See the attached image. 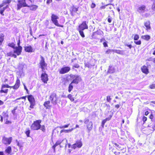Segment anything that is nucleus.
Wrapping results in <instances>:
<instances>
[{
  "label": "nucleus",
  "instance_id": "de8ad7c7",
  "mask_svg": "<svg viewBox=\"0 0 155 155\" xmlns=\"http://www.w3.org/2000/svg\"><path fill=\"white\" fill-rule=\"evenodd\" d=\"M112 49H108L107 51H106L105 53L106 54H109L110 53V52L112 51Z\"/></svg>",
  "mask_w": 155,
  "mask_h": 155
},
{
  "label": "nucleus",
  "instance_id": "338daca9",
  "mask_svg": "<svg viewBox=\"0 0 155 155\" xmlns=\"http://www.w3.org/2000/svg\"><path fill=\"white\" fill-rule=\"evenodd\" d=\"M114 144L115 146L117 147H118L119 148H120V147H119V145H118V144H117L116 143H114Z\"/></svg>",
  "mask_w": 155,
  "mask_h": 155
},
{
  "label": "nucleus",
  "instance_id": "6ab92c4d",
  "mask_svg": "<svg viewBox=\"0 0 155 155\" xmlns=\"http://www.w3.org/2000/svg\"><path fill=\"white\" fill-rule=\"evenodd\" d=\"M25 49L26 52H31L34 51L33 49L30 45L25 46Z\"/></svg>",
  "mask_w": 155,
  "mask_h": 155
},
{
  "label": "nucleus",
  "instance_id": "b1692460",
  "mask_svg": "<svg viewBox=\"0 0 155 155\" xmlns=\"http://www.w3.org/2000/svg\"><path fill=\"white\" fill-rule=\"evenodd\" d=\"M115 69L112 66H109L108 72L110 73H113L114 72Z\"/></svg>",
  "mask_w": 155,
  "mask_h": 155
},
{
  "label": "nucleus",
  "instance_id": "412c9836",
  "mask_svg": "<svg viewBox=\"0 0 155 155\" xmlns=\"http://www.w3.org/2000/svg\"><path fill=\"white\" fill-rule=\"evenodd\" d=\"M11 2V0H5L2 1L1 4H0V8L7 4H8Z\"/></svg>",
  "mask_w": 155,
  "mask_h": 155
},
{
  "label": "nucleus",
  "instance_id": "20e7f679",
  "mask_svg": "<svg viewBox=\"0 0 155 155\" xmlns=\"http://www.w3.org/2000/svg\"><path fill=\"white\" fill-rule=\"evenodd\" d=\"M59 19V17L55 15L52 14L51 16V20L53 23L58 27H63V26L60 25L58 23L57 19Z\"/></svg>",
  "mask_w": 155,
  "mask_h": 155
},
{
  "label": "nucleus",
  "instance_id": "79ce46f5",
  "mask_svg": "<svg viewBox=\"0 0 155 155\" xmlns=\"http://www.w3.org/2000/svg\"><path fill=\"white\" fill-rule=\"evenodd\" d=\"M80 67V66L79 65L77 64H74L73 68H78Z\"/></svg>",
  "mask_w": 155,
  "mask_h": 155
},
{
  "label": "nucleus",
  "instance_id": "4be33fe9",
  "mask_svg": "<svg viewBox=\"0 0 155 155\" xmlns=\"http://www.w3.org/2000/svg\"><path fill=\"white\" fill-rule=\"evenodd\" d=\"M142 71L143 73L147 74L149 73L148 69L145 66H143L141 68Z\"/></svg>",
  "mask_w": 155,
  "mask_h": 155
},
{
  "label": "nucleus",
  "instance_id": "4468645a",
  "mask_svg": "<svg viewBox=\"0 0 155 155\" xmlns=\"http://www.w3.org/2000/svg\"><path fill=\"white\" fill-rule=\"evenodd\" d=\"M41 80L44 83H47L48 80V75L45 73H42L41 75Z\"/></svg>",
  "mask_w": 155,
  "mask_h": 155
},
{
  "label": "nucleus",
  "instance_id": "cd10ccee",
  "mask_svg": "<svg viewBox=\"0 0 155 155\" xmlns=\"http://www.w3.org/2000/svg\"><path fill=\"white\" fill-rule=\"evenodd\" d=\"M8 7V5H7L6 7H4L0 9V13L2 14V15H4L3 12Z\"/></svg>",
  "mask_w": 155,
  "mask_h": 155
},
{
  "label": "nucleus",
  "instance_id": "f704fd0d",
  "mask_svg": "<svg viewBox=\"0 0 155 155\" xmlns=\"http://www.w3.org/2000/svg\"><path fill=\"white\" fill-rule=\"evenodd\" d=\"M8 90L7 89L5 88H2L1 90L0 91L1 93H7L8 92Z\"/></svg>",
  "mask_w": 155,
  "mask_h": 155
},
{
  "label": "nucleus",
  "instance_id": "393cba45",
  "mask_svg": "<svg viewBox=\"0 0 155 155\" xmlns=\"http://www.w3.org/2000/svg\"><path fill=\"white\" fill-rule=\"evenodd\" d=\"M74 129L73 128H72L71 129L68 130H62L60 131V133H61L63 132L69 133L72 131Z\"/></svg>",
  "mask_w": 155,
  "mask_h": 155
},
{
  "label": "nucleus",
  "instance_id": "5701e85b",
  "mask_svg": "<svg viewBox=\"0 0 155 155\" xmlns=\"http://www.w3.org/2000/svg\"><path fill=\"white\" fill-rule=\"evenodd\" d=\"M87 129L89 132L92 129L93 127V123L91 121L90 122L86 125Z\"/></svg>",
  "mask_w": 155,
  "mask_h": 155
},
{
  "label": "nucleus",
  "instance_id": "ea45409f",
  "mask_svg": "<svg viewBox=\"0 0 155 155\" xmlns=\"http://www.w3.org/2000/svg\"><path fill=\"white\" fill-rule=\"evenodd\" d=\"M15 44L13 43H9L8 44V46L12 48L13 49L15 47Z\"/></svg>",
  "mask_w": 155,
  "mask_h": 155
},
{
  "label": "nucleus",
  "instance_id": "6e6d98bb",
  "mask_svg": "<svg viewBox=\"0 0 155 155\" xmlns=\"http://www.w3.org/2000/svg\"><path fill=\"white\" fill-rule=\"evenodd\" d=\"M146 60L149 61H152L153 62L154 58H150L147 59Z\"/></svg>",
  "mask_w": 155,
  "mask_h": 155
},
{
  "label": "nucleus",
  "instance_id": "c9c22d12",
  "mask_svg": "<svg viewBox=\"0 0 155 155\" xmlns=\"http://www.w3.org/2000/svg\"><path fill=\"white\" fill-rule=\"evenodd\" d=\"M3 116L5 118H8V114L5 112H3L2 113Z\"/></svg>",
  "mask_w": 155,
  "mask_h": 155
},
{
  "label": "nucleus",
  "instance_id": "a211bd4d",
  "mask_svg": "<svg viewBox=\"0 0 155 155\" xmlns=\"http://www.w3.org/2000/svg\"><path fill=\"white\" fill-rule=\"evenodd\" d=\"M50 104V101H48L45 102L44 104V106L46 108V109H49L51 108V105Z\"/></svg>",
  "mask_w": 155,
  "mask_h": 155
},
{
  "label": "nucleus",
  "instance_id": "7ed1b4c3",
  "mask_svg": "<svg viewBox=\"0 0 155 155\" xmlns=\"http://www.w3.org/2000/svg\"><path fill=\"white\" fill-rule=\"evenodd\" d=\"M28 2H30V3H32L31 0H18V3L17 4V10H19L22 6L27 7L28 4L26 3Z\"/></svg>",
  "mask_w": 155,
  "mask_h": 155
},
{
  "label": "nucleus",
  "instance_id": "c756f323",
  "mask_svg": "<svg viewBox=\"0 0 155 155\" xmlns=\"http://www.w3.org/2000/svg\"><path fill=\"white\" fill-rule=\"evenodd\" d=\"M150 22L149 21H147L145 23V26L148 29H150Z\"/></svg>",
  "mask_w": 155,
  "mask_h": 155
},
{
  "label": "nucleus",
  "instance_id": "39448f33",
  "mask_svg": "<svg viewBox=\"0 0 155 155\" xmlns=\"http://www.w3.org/2000/svg\"><path fill=\"white\" fill-rule=\"evenodd\" d=\"M70 76L73 80L71 82L72 83H74L77 84L81 81V78L80 76L70 75Z\"/></svg>",
  "mask_w": 155,
  "mask_h": 155
},
{
  "label": "nucleus",
  "instance_id": "bf43d9fd",
  "mask_svg": "<svg viewBox=\"0 0 155 155\" xmlns=\"http://www.w3.org/2000/svg\"><path fill=\"white\" fill-rule=\"evenodd\" d=\"M103 45L105 47L108 46L106 42H104L103 43Z\"/></svg>",
  "mask_w": 155,
  "mask_h": 155
},
{
  "label": "nucleus",
  "instance_id": "f3484780",
  "mask_svg": "<svg viewBox=\"0 0 155 155\" xmlns=\"http://www.w3.org/2000/svg\"><path fill=\"white\" fill-rule=\"evenodd\" d=\"M112 52L122 55H124L125 54L124 51V50H120L117 49H112Z\"/></svg>",
  "mask_w": 155,
  "mask_h": 155
},
{
  "label": "nucleus",
  "instance_id": "0e129e2a",
  "mask_svg": "<svg viewBox=\"0 0 155 155\" xmlns=\"http://www.w3.org/2000/svg\"><path fill=\"white\" fill-rule=\"evenodd\" d=\"M70 125V124H68L67 125H64V128L68 127Z\"/></svg>",
  "mask_w": 155,
  "mask_h": 155
},
{
  "label": "nucleus",
  "instance_id": "2f4dec72",
  "mask_svg": "<svg viewBox=\"0 0 155 155\" xmlns=\"http://www.w3.org/2000/svg\"><path fill=\"white\" fill-rule=\"evenodd\" d=\"M79 33L80 35L83 37L84 38L85 37L84 35V32L83 31V30H81L80 29H78Z\"/></svg>",
  "mask_w": 155,
  "mask_h": 155
},
{
  "label": "nucleus",
  "instance_id": "2eb2a0df",
  "mask_svg": "<svg viewBox=\"0 0 155 155\" xmlns=\"http://www.w3.org/2000/svg\"><path fill=\"white\" fill-rule=\"evenodd\" d=\"M88 28V26L86 21H83L81 24L79 26L78 29L84 30V29Z\"/></svg>",
  "mask_w": 155,
  "mask_h": 155
},
{
  "label": "nucleus",
  "instance_id": "a19ab883",
  "mask_svg": "<svg viewBox=\"0 0 155 155\" xmlns=\"http://www.w3.org/2000/svg\"><path fill=\"white\" fill-rule=\"evenodd\" d=\"M40 129L43 132H45V128L44 125H41Z\"/></svg>",
  "mask_w": 155,
  "mask_h": 155
},
{
  "label": "nucleus",
  "instance_id": "49530a36",
  "mask_svg": "<svg viewBox=\"0 0 155 155\" xmlns=\"http://www.w3.org/2000/svg\"><path fill=\"white\" fill-rule=\"evenodd\" d=\"M13 53L12 52H10L8 53H7V54L8 56H11L12 57L13 55Z\"/></svg>",
  "mask_w": 155,
  "mask_h": 155
},
{
  "label": "nucleus",
  "instance_id": "5fc2aeb1",
  "mask_svg": "<svg viewBox=\"0 0 155 155\" xmlns=\"http://www.w3.org/2000/svg\"><path fill=\"white\" fill-rule=\"evenodd\" d=\"M111 100V99L110 97V96H107V101L108 102H110Z\"/></svg>",
  "mask_w": 155,
  "mask_h": 155
},
{
  "label": "nucleus",
  "instance_id": "f257e3e1",
  "mask_svg": "<svg viewBox=\"0 0 155 155\" xmlns=\"http://www.w3.org/2000/svg\"><path fill=\"white\" fill-rule=\"evenodd\" d=\"M67 143V140L66 139H64L59 140H58L55 144L52 146V148L54 149V151H55V148L58 145H60V147H63L64 146H66Z\"/></svg>",
  "mask_w": 155,
  "mask_h": 155
},
{
  "label": "nucleus",
  "instance_id": "e2e57ef3",
  "mask_svg": "<svg viewBox=\"0 0 155 155\" xmlns=\"http://www.w3.org/2000/svg\"><path fill=\"white\" fill-rule=\"evenodd\" d=\"M125 45L128 47L130 49H131L132 47V46L131 45H128L127 44H125Z\"/></svg>",
  "mask_w": 155,
  "mask_h": 155
},
{
  "label": "nucleus",
  "instance_id": "774afa93",
  "mask_svg": "<svg viewBox=\"0 0 155 155\" xmlns=\"http://www.w3.org/2000/svg\"><path fill=\"white\" fill-rule=\"evenodd\" d=\"M0 121L2 122L3 121V117L0 115Z\"/></svg>",
  "mask_w": 155,
  "mask_h": 155
},
{
  "label": "nucleus",
  "instance_id": "7c9ffc66",
  "mask_svg": "<svg viewBox=\"0 0 155 155\" xmlns=\"http://www.w3.org/2000/svg\"><path fill=\"white\" fill-rule=\"evenodd\" d=\"M150 118L151 119H153L155 121V113L154 112L153 113V112L151 113V115L150 116Z\"/></svg>",
  "mask_w": 155,
  "mask_h": 155
},
{
  "label": "nucleus",
  "instance_id": "09e8293b",
  "mask_svg": "<svg viewBox=\"0 0 155 155\" xmlns=\"http://www.w3.org/2000/svg\"><path fill=\"white\" fill-rule=\"evenodd\" d=\"M106 121H107L105 119L104 120L102 121V126L103 127H104V124Z\"/></svg>",
  "mask_w": 155,
  "mask_h": 155
},
{
  "label": "nucleus",
  "instance_id": "603ef678",
  "mask_svg": "<svg viewBox=\"0 0 155 155\" xmlns=\"http://www.w3.org/2000/svg\"><path fill=\"white\" fill-rule=\"evenodd\" d=\"M112 116L110 115L107 118H106L105 119L107 121L109 120L111 118Z\"/></svg>",
  "mask_w": 155,
  "mask_h": 155
},
{
  "label": "nucleus",
  "instance_id": "4d7b16f0",
  "mask_svg": "<svg viewBox=\"0 0 155 155\" xmlns=\"http://www.w3.org/2000/svg\"><path fill=\"white\" fill-rule=\"evenodd\" d=\"M3 40V37L1 36H0V45L2 44Z\"/></svg>",
  "mask_w": 155,
  "mask_h": 155
},
{
  "label": "nucleus",
  "instance_id": "e433bc0d",
  "mask_svg": "<svg viewBox=\"0 0 155 155\" xmlns=\"http://www.w3.org/2000/svg\"><path fill=\"white\" fill-rule=\"evenodd\" d=\"M10 87H12L9 86L7 84L2 85V88H6Z\"/></svg>",
  "mask_w": 155,
  "mask_h": 155
},
{
  "label": "nucleus",
  "instance_id": "4c0bfd02",
  "mask_svg": "<svg viewBox=\"0 0 155 155\" xmlns=\"http://www.w3.org/2000/svg\"><path fill=\"white\" fill-rule=\"evenodd\" d=\"M90 121L89 119L87 118H85L84 120V123L86 124V125L88 124Z\"/></svg>",
  "mask_w": 155,
  "mask_h": 155
},
{
  "label": "nucleus",
  "instance_id": "680f3d73",
  "mask_svg": "<svg viewBox=\"0 0 155 155\" xmlns=\"http://www.w3.org/2000/svg\"><path fill=\"white\" fill-rule=\"evenodd\" d=\"M95 5L94 3H92V4H91V7L92 8H94L95 7Z\"/></svg>",
  "mask_w": 155,
  "mask_h": 155
},
{
  "label": "nucleus",
  "instance_id": "6e6552de",
  "mask_svg": "<svg viewBox=\"0 0 155 155\" xmlns=\"http://www.w3.org/2000/svg\"><path fill=\"white\" fill-rule=\"evenodd\" d=\"M12 140V137H6L4 136L2 140V143L5 145H10Z\"/></svg>",
  "mask_w": 155,
  "mask_h": 155
},
{
  "label": "nucleus",
  "instance_id": "9d476101",
  "mask_svg": "<svg viewBox=\"0 0 155 155\" xmlns=\"http://www.w3.org/2000/svg\"><path fill=\"white\" fill-rule=\"evenodd\" d=\"M147 10L146 6L144 5H142L139 6L137 9V12L140 14H143Z\"/></svg>",
  "mask_w": 155,
  "mask_h": 155
},
{
  "label": "nucleus",
  "instance_id": "a18cd8bd",
  "mask_svg": "<svg viewBox=\"0 0 155 155\" xmlns=\"http://www.w3.org/2000/svg\"><path fill=\"white\" fill-rule=\"evenodd\" d=\"M134 43L137 45H140L141 44V41L140 40H139L137 41H134Z\"/></svg>",
  "mask_w": 155,
  "mask_h": 155
},
{
  "label": "nucleus",
  "instance_id": "052dcab7",
  "mask_svg": "<svg viewBox=\"0 0 155 155\" xmlns=\"http://www.w3.org/2000/svg\"><path fill=\"white\" fill-rule=\"evenodd\" d=\"M147 120V117L144 116L143 118V122H145Z\"/></svg>",
  "mask_w": 155,
  "mask_h": 155
},
{
  "label": "nucleus",
  "instance_id": "8fccbe9b",
  "mask_svg": "<svg viewBox=\"0 0 155 155\" xmlns=\"http://www.w3.org/2000/svg\"><path fill=\"white\" fill-rule=\"evenodd\" d=\"M150 87L152 89L155 88V84H153L150 85Z\"/></svg>",
  "mask_w": 155,
  "mask_h": 155
},
{
  "label": "nucleus",
  "instance_id": "aec40b11",
  "mask_svg": "<svg viewBox=\"0 0 155 155\" xmlns=\"http://www.w3.org/2000/svg\"><path fill=\"white\" fill-rule=\"evenodd\" d=\"M27 7H29L30 8V10L33 11H35L38 7V5H27Z\"/></svg>",
  "mask_w": 155,
  "mask_h": 155
},
{
  "label": "nucleus",
  "instance_id": "9b49d317",
  "mask_svg": "<svg viewBox=\"0 0 155 155\" xmlns=\"http://www.w3.org/2000/svg\"><path fill=\"white\" fill-rule=\"evenodd\" d=\"M70 70V68L68 67H65L62 68L59 71V73L61 74H63L67 73Z\"/></svg>",
  "mask_w": 155,
  "mask_h": 155
},
{
  "label": "nucleus",
  "instance_id": "69168bd1",
  "mask_svg": "<svg viewBox=\"0 0 155 155\" xmlns=\"http://www.w3.org/2000/svg\"><path fill=\"white\" fill-rule=\"evenodd\" d=\"M109 23H110L111 22L112 19L111 18H108L107 19Z\"/></svg>",
  "mask_w": 155,
  "mask_h": 155
},
{
  "label": "nucleus",
  "instance_id": "f03ea898",
  "mask_svg": "<svg viewBox=\"0 0 155 155\" xmlns=\"http://www.w3.org/2000/svg\"><path fill=\"white\" fill-rule=\"evenodd\" d=\"M41 122V120H37L34 121L31 126V129L33 130H38L40 129L41 127L40 123Z\"/></svg>",
  "mask_w": 155,
  "mask_h": 155
},
{
  "label": "nucleus",
  "instance_id": "864d4df0",
  "mask_svg": "<svg viewBox=\"0 0 155 155\" xmlns=\"http://www.w3.org/2000/svg\"><path fill=\"white\" fill-rule=\"evenodd\" d=\"M10 78H11L10 83H12L13 82V81L14 80L13 76L12 75H11V77H10Z\"/></svg>",
  "mask_w": 155,
  "mask_h": 155
},
{
  "label": "nucleus",
  "instance_id": "473e14b6",
  "mask_svg": "<svg viewBox=\"0 0 155 155\" xmlns=\"http://www.w3.org/2000/svg\"><path fill=\"white\" fill-rule=\"evenodd\" d=\"M153 2V5L152 6V9L153 11H155V0H152Z\"/></svg>",
  "mask_w": 155,
  "mask_h": 155
},
{
  "label": "nucleus",
  "instance_id": "bb28decb",
  "mask_svg": "<svg viewBox=\"0 0 155 155\" xmlns=\"http://www.w3.org/2000/svg\"><path fill=\"white\" fill-rule=\"evenodd\" d=\"M141 38L143 39L148 40L150 39V36L148 35H143L141 36Z\"/></svg>",
  "mask_w": 155,
  "mask_h": 155
},
{
  "label": "nucleus",
  "instance_id": "c85d7f7f",
  "mask_svg": "<svg viewBox=\"0 0 155 155\" xmlns=\"http://www.w3.org/2000/svg\"><path fill=\"white\" fill-rule=\"evenodd\" d=\"M73 88V83L71 82L70 84L69 85L68 88V91L69 92H70L72 91Z\"/></svg>",
  "mask_w": 155,
  "mask_h": 155
},
{
  "label": "nucleus",
  "instance_id": "dca6fc26",
  "mask_svg": "<svg viewBox=\"0 0 155 155\" xmlns=\"http://www.w3.org/2000/svg\"><path fill=\"white\" fill-rule=\"evenodd\" d=\"M20 80L19 79H18L16 80L15 84L14 86H12V88L15 89H17L20 86Z\"/></svg>",
  "mask_w": 155,
  "mask_h": 155
},
{
  "label": "nucleus",
  "instance_id": "f8f14e48",
  "mask_svg": "<svg viewBox=\"0 0 155 155\" xmlns=\"http://www.w3.org/2000/svg\"><path fill=\"white\" fill-rule=\"evenodd\" d=\"M22 49V48L21 46L16 47L14 48V52L18 55H19L21 53Z\"/></svg>",
  "mask_w": 155,
  "mask_h": 155
},
{
  "label": "nucleus",
  "instance_id": "37998d69",
  "mask_svg": "<svg viewBox=\"0 0 155 155\" xmlns=\"http://www.w3.org/2000/svg\"><path fill=\"white\" fill-rule=\"evenodd\" d=\"M30 133V131L29 129H28V130L26 131L25 134L28 137H29V135Z\"/></svg>",
  "mask_w": 155,
  "mask_h": 155
},
{
  "label": "nucleus",
  "instance_id": "3c124183",
  "mask_svg": "<svg viewBox=\"0 0 155 155\" xmlns=\"http://www.w3.org/2000/svg\"><path fill=\"white\" fill-rule=\"evenodd\" d=\"M8 118L6 119V121L5 122V124H11L12 123L11 121L8 120Z\"/></svg>",
  "mask_w": 155,
  "mask_h": 155
},
{
  "label": "nucleus",
  "instance_id": "a878e982",
  "mask_svg": "<svg viewBox=\"0 0 155 155\" xmlns=\"http://www.w3.org/2000/svg\"><path fill=\"white\" fill-rule=\"evenodd\" d=\"M12 149L10 146L8 147L5 150V152L6 153L9 154L12 152Z\"/></svg>",
  "mask_w": 155,
  "mask_h": 155
},
{
  "label": "nucleus",
  "instance_id": "0eeeda50",
  "mask_svg": "<svg viewBox=\"0 0 155 155\" xmlns=\"http://www.w3.org/2000/svg\"><path fill=\"white\" fill-rule=\"evenodd\" d=\"M40 58L41 60L39 63V68H41L43 71L45 70L47 64L45 63V58L43 56H41Z\"/></svg>",
  "mask_w": 155,
  "mask_h": 155
},
{
  "label": "nucleus",
  "instance_id": "1a4fd4ad",
  "mask_svg": "<svg viewBox=\"0 0 155 155\" xmlns=\"http://www.w3.org/2000/svg\"><path fill=\"white\" fill-rule=\"evenodd\" d=\"M28 101L30 103V108L31 109L34 108V106L35 105V99L32 95L28 96Z\"/></svg>",
  "mask_w": 155,
  "mask_h": 155
},
{
  "label": "nucleus",
  "instance_id": "423d86ee",
  "mask_svg": "<svg viewBox=\"0 0 155 155\" xmlns=\"http://www.w3.org/2000/svg\"><path fill=\"white\" fill-rule=\"evenodd\" d=\"M50 99L51 101V103L54 105H56L57 104L58 100L55 93H52L51 94L50 96Z\"/></svg>",
  "mask_w": 155,
  "mask_h": 155
},
{
  "label": "nucleus",
  "instance_id": "c03bdc74",
  "mask_svg": "<svg viewBox=\"0 0 155 155\" xmlns=\"http://www.w3.org/2000/svg\"><path fill=\"white\" fill-rule=\"evenodd\" d=\"M139 37L138 35H136L134 36V39L135 40H137L139 39Z\"/></svg>",
  "mask_w": 155,
  "mask_h": 155
},
{
  "label": "nucleus",
  "instance_id": "ddd939ff",
  "mask_svg": "<svg viewBox=\"0 0 155 155\" xmlns=\"http://www.w3.org/2000/svg\"><path fill=\"white\" fill-rule=\"evenodd\" d=\"M82 143L81 141H77L75 143L73 144L71 147V148L74 149L76 147L80 148L82 146Z\"/></svg>",
  "mask_w": 155,
  "mask_h": 155
},
{
  "label": "nucleus",
  "instance_id": "58836bf2",
  "mask_svg": "<svg viewBox=\"0 0 155 155\" xmlns=\"http://www.w3.org/2000/svg\"><path fill=\"white\" fill-rule=\"evenodd\" d=\"M25 65V64L23 63L19 64V69L21 70H22Z\"/></svg>",
  "mask_w": 155,
  "mask_h": 155
},
{
  "label": "nucleus",
  "instance_id": "72a5a7b5",
  "mask_svg": "<svg viewBox=\"0 0 155 155\" xmlns=\"http://www.w3.org/2000/svg\"><path fill=\"white\" fill-rule=\"evenodd\" d=\"M68 98H69L70 99V100L72 101H73L74 100V97H72V96L71 94H69L68 95Z\"/></svg>",
  "mask_w": 155,
  "mask_h": 155
},
{
  "label": "nucleus",
  "instance_id": "13d9d810",
  "mask_svg": "<svg viewBox=\"0 0 155 155\" xmlns=\"http://www.w3.org/2000/svg\"><path fill=\"white\" fill-rule=\"evenodd\" d=\"M52 0H47L46 3L48 5H49L50 3L52 2Z\"/></svg>",
  "mask_w": 155,
  "mask_h": 155
}]
</instances>
